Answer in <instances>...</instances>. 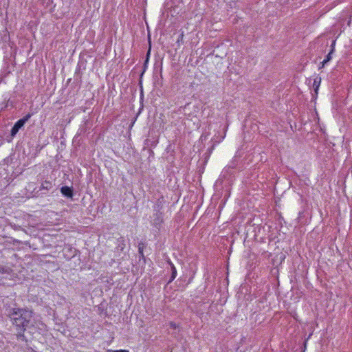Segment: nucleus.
I'll use <instances>...</instances> for the list:
<instances>
[{
  "instance_id": "f257e3e1",
  "label": "nucleus",
  "mask_w": 352,
  "mask_h": 352,
  "mask_svg": "<svg viewBox=\"0 0 352 352\" xmlns=\"http://www.w3.org/2000/svg\"><path fill=\"white\" fill-rule=\"evenodd\" d=\"M9 317L12 324L16 327L17 336L23 337V333L33 317V311L26 308H12Z\"/></svg>"
},
{
  "instance_id": "f03ea898",
  "label": "nucleus",
  "mask_w": 352,
  "mask_h": 352,
  "mask_svg": "<svg viewBox=\"0 0 352 352\" xmlns=\"http://www.w3.org/2000/svg\"><path fill=\"white\" fill-rule=\"evenodd\" d=\"M32 115L30 113L27 114L25 116H24L23 118L19 120L14 125L12 126L11 129L10 134L12 136H15L16 134L18 133L20 129H21L26 122L28 121V120L31 118Z\"/></svg>"
},
{
  "instance_id": "7ed1b4c3",
  "label": "nucleus",
  "mask_w": 352,
  "mask_h": 352,
  "mask_svg": "<svg viewBox=\"0 0 352 352\" xmlns=\"http://www.w3.org/2000/svg\"><path fill=\"white\" fill-rule=\"evenodd\" d=\"M60 192L67 197L72 198L73 197V189L69 186H63L60 188Z\"/></svg>"
},
{
  "instance_id": "20e7f679",
  "label": "nucleus",
  "mask_w": 352,
  "mask_h": 352,
  "mask_svg": "<svg viewBox=\"0 0 352 352\" xmlns=\"http://www.w3.org/2000/svg\"><path fill=\"white\" fill-rule=\"evenodd\" d=\"M53 187L52 183L50 181L45 180L41 183V190H50Z\"/></svg>"
},
{
  "instance_id": "39448f33",
  "label": "nucleus",
  "mask_w": 352,
  "mask_h": 352,
  "mask_svg": "<svg viewBox=\"0 0 352 352\" xmlns=\"http://www.w3.org/2000/svg\"><path fill=\"white\" fill-rule=\"evenodd\" d=\"M10 275V273L4 268H0V285L4 284L3 279L6 278L3 275L4 274Z\"/></svg>"
},
{
  "instance_id": "423d86ee",
  "label": "nucleus",
  "mask_w": 352,
  "mask_h": 352,
  "mask_svg": "<svg viewBox=\"0 0 352 352\" xmlns=\"http://www.w3.org/2000/svg\"><path fill=\"white\" fill-rule=\"evenodd\" d=\"M333 52V49H331V51L329 52V54L327 55L326 58L323 60V61L321 63L322 67H324V65L327 63L331 59V54Z\"/></svg>"
},
{
  "instance_id": "0eeeda50",
  "label": "nucleus",
  "mask_w": 352,
  "mask_h": 352,
  "mask_svg": "<svg viewBox=\"0 0 352 352\" xmlns=\"http://www.w3.org/2000/svg\"><path fill=\"white\" fill-rule=\"evenodd\" d=\"M320 81H321V78H316L314 80L313 87L315 88L316 91H317V89L319 87Z\"/></svg>"
},
{
  "instance_id": "6e6552de",
  "label": "nucleus",
  "mask_w": 352,
  "mask_h": 352,
  "mask_svg": "<svg viewBox=\"0 0 352 352\" xmlns=\"http://www.w3.org/2000/svg\"><path fill=\"white\" fill-rule=\"evenodd\" d=\"M156 219L155 220L154 225L155 226H157V225H160L162 222V219L161 218L160 214L156 213Z\"/></svg>"
},
{
  "instance_id": "1a4fd4ad",
  "label": "nucleus",
  "mask_w": 352,
  "mask_h": 352,
  "mask_svg": "<svg viewBox=\"0 0 352 352\" xmlns=\"http://www.w3.org/2000/svg\"><path fill=\"white\" fill-rule=\"evenodd\" d=\"M176 276H177L176 269L174 266H172V274H171V278H170V280H169V282L173 281L175 278Z\"/></svg>"
},
{
  "instance_id": "9d476101",
  "label": "nucleus",
  "mask_w": 352,
  "mask_h": 352,
  "mask_svg": "<svg viewBox=\"0 0 352 352\" xmlns=\"http://www.w3.org/2000/svg\"><path fill=\"white\" fill-rule=\"evenodd\" d=\"M109 352H129L128 350L120 349V350H109Z\"/></svg>"
},
{
  "instance_id": "9b49d317",
  "label": "nucleus",
  "mask_w": 352,
  "mask_h": 352,
  "mask_svg": "<svg viewBox=\"0 0 352 352\" xmlns=\"http://www.w3.org/2000/svg\"><path fill=\"white\" fill-rule=\"evenodd\" d=\"M138 252H139V253H140L141 255H142V256H143V247H142V246H141V245H140V244H139V245H138Z\"/></svg>"
},
{
  "instance_id": "f8f14e48",
  "label": "nucleus",
  "mask_w": 352,
  "mask_h": 352,
  "mask_svg": "<svg viewBox=\"0 0 352 352\" xmlns=\"http://www.w3.org/2000/svg\"><path fill=\"white\" fill-rule=\"evenodd\" d=\"M170 326L172 328H173V329H176V328H177V325H176V324H175V323H174V322H170Z\"/></svg>"
},
{
  "instance_id": "ddd939ff",
  "label": "nucleus",
  "mask_w": 352,
  "mask_h": 352,
  "mask_svg": "<svg viewBox=\"0 0 352 352\" xmlns=\"http://www.w3.org/2000/svg\"><path fill=\"white\" fill-rule=\"evenodd\" d=\"M335 43H336V41H333L332 44H331V49H333L334 50V46H335Z\"/></svg>"
}]
</instances>
